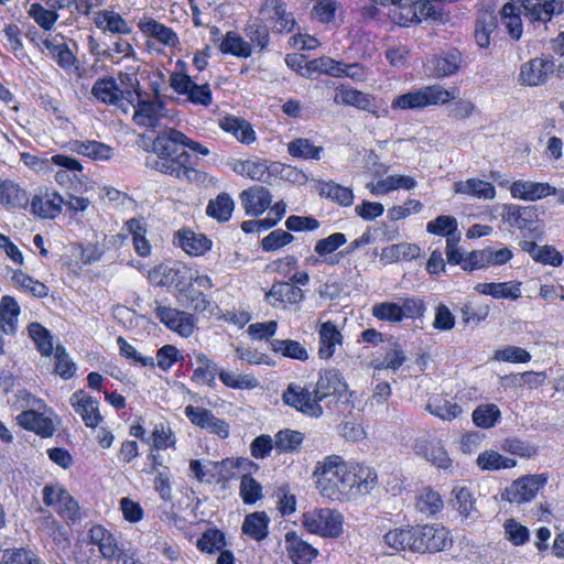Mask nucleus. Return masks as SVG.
<instances>
[{
	"mask_svg": "<svg viewBox=\"0 0 564 564\" xmlns=\"http://www.w3.org/2000/svg\"><path fill=\"white\" fill-rule=\"evenodd\" d=\"M20 305L14 297L4 295L0 302V327L3 333L14 335L18 329Z\"/></svg>",
	"mask_w": 564,
	"mask_h": 564,
	"instance_id": "obj_42",
	"label": "nucleus"
},
{
	"mask_svg": "<svg viewBox=\"0 0 564 564\" xmlns=\"http://www.w3.org/2000/svg\"><path fill=\"white\" fill-rule=\"evenodd\" d=\"M220 127L226 132L231 133L238 141L250 144L256 140V132L250 123L236 117H226L220 122Z\"/></svg>",
	"mask_w": 564,
	"mask_h": 564,
	"instance_id": "obj_46",
	"label": "nucleus"
},
{
	"mask_svg": "<svg viewBox=\"0 0 564 564\" xmlns=\"http://www.w3.org/2000/svg\"><path fill=\"white\" fill-rule=\"evenodd\" d=\"M555 193L556 188L549 183L518 180L510 185V195L525 202H535Z\"/></svg>",
	"mask_w": 564,
	"mask_h": 564,
	"instance_id": "obj_23",
	"label": "nucleus"
},
{
	"mask_svg": "<svg viewBox=\"0 0 564 564\" xmlns=\"http://www.w3.org/2000/svg\"><path fill=\"white\" fill-rule=\"evenodd\" d=\"M196 368L193 371L192 380L202 386L214 387L216 375L220 371L217 365L205 354L195 357Z\"/></svg>",
	"mask_w": 564,
	"mask_h": 564,
	"instance_id": "obj_43",
	"label": "nucleus"
},
{
	"mask_svg": "<svg viewBox=\"0 0 564 564\" xmlns=\"http://www.w3.org/2000/svg\"><path fill=\"white\" fill-rule=\"evenodd\" d=\"M477 465L482 470L510 469L517 465V460L506 457L496 451H485L477 457Z\"/></svg>",
	"mask_w": 564,
	"mask_h": 564,
	"instance_id": "obj_55",
	"label": "nucleus"
},
{
	"mask_svg": "<svg viewBox=\"0 0 564 564\" xmlns=\"http://www.w3.org/2000/svg\"><path fill=\"white\" fill-rule=\"evenodd\" d=\"M140 32L149 39L158 41L170 48L180 46V39L176 32L152 17H143L138 21Z\"/></svg>",
	"mask_w": 564,
	"mask_h": 564,
	"instance_id": "obj_19",
	"label": "nucleus"
},
{
	"mask_svg": "<svg viewBox=\"0 0 564 564\" xmlns=\"http://www.w3.org/2000/svg\"><path fill=\"white\" fill-rule=\"evenodd\" d=\"M153 313L166 328L182 337H189L194 333L196 321L188 312L180 311L156 300L153 303Z\"/></svg>",
	"mask_w": 564,
	"mask_h": 564,
	"instance_id": "obj_8",
	"label": "nucleus"
},
{
	"mask_svg": "<svg viewBox=\"0 0 564 564\" xmlns=\"http://www.w3.org/2000/svg\"><path fill=\"white\" fill-rule=\"evenodd\" d=\"M538 210L535 206L506 205L503 207V218L512 227L520 230H536Z\"/></svg>",
	"mask_w": 564,
	"mask_h": 564,
	"instance_id": "obj_27",
	"label": "nucleus"
},
{
	"mask_svg": "<svg viewBox=\"0 0 564 564\" xmlns=\"http://www.w3.org/2000/svg\"><path fill=\"white\" fill-rule=\"evenodd\" d=\"M240 200L247 215L258 217L269 208L272 197L265 187L252 186L240 193Z\"/></svg>",
	"mask_w": 564,
	"mask_h": 564,
	"instance_id": "obj_26",
	"label": "nucleus"
},
{
	"mask_svg": "<svg viewBox=\"0 0 564 564\" xmlns=\"http://www.w3.org/2000/svg\"><path fill=\"white\" fill-rule=\"evenodd\" d=\"M500 18L510 37L518 41L522 35L520 9L514 3L507 2L500 10Z\"/></svg>",
	"mask_w": 564,
	"mask_h": 564,
	"instance_id": "obj_56",
	"label": "nucleus"
},
{
	"mask_svg": "<svg viewBox=\"0 0 564 564\" xmlns=\"http://www.w3.org/2000/svg\"><path fill=\"white\" fill-rule=\"evenodd\" d=\"M405 359L406 356L401 346L398 343H392L389 348H387L383 358L373 359L371 366L375 370H397L404 364Z\"/></svg>",
	"mask_w": 564,
	"mask_h": 564,
	"instance_id": "obj_57",
	"label": "nucleus"
},
{
	"mask_svg": "<svg viewBox=\"0 0 564 564\" xmlns=\"http://www.w3.org/2000/svg\"><path fill=\"white\" fill-rule=\"evenodd\" d=\"M0 204L7 208H25L29 196L17 183L6 180L0 183Z\"/></svg>",
	"mask_w": 564,
	"mask_h": 564,
	"instance_id": "obj_41",
	"label": "nucleus"
},
{
	"mask_svg": "<svg viewBox=\"0 0 564 564\" xmlns=\"http://www.w3.org/2000/svg\"><path fill=\"white\" fill-rule=\"evenodd\" d=\"M21 161L31 170L39 173H47L52 171V166L56 165L68 170H83L78 160L65 154H55L51 158L39 156L28 152L20 154Z\"/></svg>",
	"mask_w": 564,
	"mask_h": 564,
	"instance_id": "obj_16",
	"label": "nucleus"
},
{
	"mask_svg": "<svg viewBox=\"0 0 564 564\" xmlns=\"http://www.w3.org/2000/svg\"><path fill=\"white\" fill-rule=\"evenodd\" d=\"M451 499L452 507L459 512L460 516L467 518L475 510V500L469 488L462 485L454 486Z\"/></svg>",
	"mask_w": 564,
	"mask_h": 564,
	"instance_id": "obj_61",
	"label": "nucleus"
},
{
	"mask_svg": "<svg viewBox=\"0 0 564 564\" xmlns=\"http://www.w3.org/2000/svg\"><path fill=\"white\" fill-rule=\"evenodd\" d=\"M89 541L99 550L101 557L108 561L118 560L121 549L115 535L102 525H94L89 530Z\"/></svg>",
	"mask_w": 564,
	"mask_h": 564,
	"instance_id": "obj_28",
	"label": "nucleus"
},
{
	"mask_svg": "<svg viewBox=\"0 0 564 564\" xmlns=\"http://www.w3.org/2000/svg\"><path fill=\"white\" fill-rule=\"evenodd\" d=\"M347 390L341 373L336 369H326L321 372L315 391L321 401L328 395H341Z\"/></svg>",
	"mask_w": 564,
	"mask_h": 564,
	"instance_id": "obj_30",
	"label": "nucleus"
},
{
	"mask_svg": "<svg viewBox=\"0 0 564 564\" xmlns=\"http://www.w3.org/2000/svg\"><path fill=\"white\" fill-rule=\"evenodd\" d=\"M346 242L347 238L343 232H334L326 238L317 240L314 246V251L321 259H310L311 263L314 265L318 263H326L329 265L338 264L341 257L338 256V253L335 257H332V254Z\"/></svg>",
	"mask_w": 564,
	"mask_h": 564,
	"instance_id": "obj_25",
	"label": "nucleus"
},
{
	"mask_svg": "<svg viewBox=\"0 0 564 564\" xmlns=\"http://www.w3.org/2000/svg\"><path fill=\"white\" fill-rule=\"evenodd\" d=\"M223 54H230L240 58H247L252 53V46L235 32H227L218 45Z\"/></svg>",
	"mask_w": 564,
	"mask_h": 564,
	"instance_id": "obj_49",
	"label": "nucleus"
},
{
	"mask_svg": "<svg viewBox=\"0 0 564 564\" xmlns=\"http://www.w3.org/2000/svg\"><path fill=\"white\" fill-rule=\"evenodd\" d=\"M235 203L227 193H220L210 199L206 207V214L219 223L228 221L232 215Z\"/></svg>",
	"mask_w": 564,
	"mask_h": 564,
	"instance_id": "obj_51",
	"label": "nucleus"
},
{
	"mask_svg": "<svg viewBox=\"0 0 564 564\" xmlns=\"http://www.w3.org/2000/svg\"><path fill=\"white\" fill-rule=\"evenodd\" d=\"M414 539L413 525H401L389 529L382 534L381 544L387 549L389 555L412 552V541Z\"/></svg>",
	"mask_w": 564,
	"mask_h": 564,
	"instance_id": "obj_24",
	"label": "nucleus"
},
{
	"mask_svg": "<svg viewBox=\"0 0 564 564\" xmlns=\"http://www.w3.org/2000/svg\"><path fill=\"white\" fill-rule=\"evenodd\" d=\"M69 401L74 411L82 417L87 427L94 429L102 421L99 402L86 392L82 390L74 392Z\"/></svg>",
	"mask_w": 564,
	"mask_h": 564,
	"instance_id": "obj_21",
	"label": "nucleus"
},
{
	"mask_svg": "<svg viewBox=\"0 0 564 564\" xmlns=\"http://www.w3.org/2000/svg\"><path fill=\"white\" fill-rule=\"evenodd\" d=\"M232 170L238 175L249 177L253 181L267 182L270 178L267 162L258 158L238 160L232 164Z\"/></svg>",
	"mask_w": 564,
	"mask_h": 564,
	"instance_id": "obj_39",
	"label": "nucleus"
},
{
	"mask_svg": "<svg viewBox=\"0 0 564 564\" xmlns=\"http://www.w3.org/2000/svg\"><path fill=\"white\" fill-rule=\"evenodd\" d=\"M93 21L95 25L102 32L113 34H130L131 29L126 20L112 10H100L95 13Z\"/></svg>",
	"mask_w": 564,
	"mask_h": 564,
	"instance_id": "obj_38",
	"label": "nucleus"
},
{
	"mask_svg": "<svg viewBox=\"0 0 564 564\" xmlns=\"http://www.w3.org/2000/svg\"><path fill=\"white\" fill-rule=\"evenodd\" d=\"M426 409L431 414L443 420L456 419L462 413V409L456 402L442 395L431 398Z\"/></svg>",
	"mask_w": 564,
	"mask_h": 564,
	"instance_id": "obj_53",
	"label": "nucleus"
},
{
	"mask_svg": "<svg viewBox=\"0 0 564 564\" xmlns=\"http://www.w3.org/2000/svg\"><path fill=\"white\" fill-rule=\"evenodd\" d=\"M305 299L304 292L290 282L276 281L264 294L265 302L274 308L299 305Z\"/></svg>",
	"mask_w": 564,
	"mask_h": 564,
	"instance_id": "obj_14",
	"label": "nucleus"
},
{
	"mask_svg": "<svg viewBox=\"0 0 564 564\" xmlns=\"http://www.w3.org/2000/svg\"><path fill=\"white\" fill-rule=\"evenodd\" d=\"M334 102L336 105L351 106L359 110L369 111L376 117L380 113L376 106V97L371 94L340 85L335 89Z\"/></svg>",
	"mask_w": 564,
	"mask_h": 564,
	"instance_id": "obj_17",
	"label": "nucleus"
},
{
	"mask_svg": "<svg viewBox=\"0 0 564 564\" xmlns=\"http://www.w3.org/2000/svg\"><path fill=\"white\" fill-rule=\"evenodd\" d=\"M72 149L76 153L88 156L94 161H106L113 154L111 147L99 141H75L72 144Z\"/></svg>",
	"mask_w": 564,
	"mask_h": 564,
	"instance_id": "obj_48",
	"label": "nucleus"
},
{
	"mask_svg": "<svg viewBox=\"0 0 564 564\" xmlns=\"http://www.w3.org/2000/svg\"><path fill=\"white\" fill-rule=\"evenodd\" d=\"M64 198L56 192L40 191L31 199V213L43 219H54L62 213Z\"/></svg>",
	"mask_w": 564,
	"mask_h": 564,
	"instance_id": "obj_20",
	"label": "nucleus"
},
{
	"mask_svg": "<svg viewBox=\"0 0 564 564\" xmlns=\"http://www.w3.org/2000/svg\"><path fill=\"white\" fill-rule=\"evenodd\" d=\"M127 102L133 109V121L142 128H158L162 118L166 117L165 105L159 98L143 99L137 90L127 91Z\"/></svg>",
	"mask_w": 564,
	"mask_h": 564,
	"instance_id": "obj_6",
	"label": "nucleus"
},
{
	"mask_svg": "<svg viewBox=\"0 0 564 564\" xmlns=\"http://www.w3.org/2000/svg\"><path fill=\"white\" fill-rule=\"evenodd\" d=\"M288 151L293 158L318 161L324 152V148L315 145L310 139L297 138L289 142Z\"/></svg>",
	"mask_w": 564,
	"mask_h": 564,
	"instance_id": "obj_52",
	"label": "nucleus"
},
{
	"mask_svg": "<svg viewBox=\"0 0 564 564\" xmlns=\"http://www.w3.org/2000/svg\"><path fill=\"white\" fill-rule=\"evenodd\" d=\"M497 28V19L491 13H484L475 24V40L479 47L487 48L490 45V34Z\"/></svg>",
	"mask_w": 564,
	"mask_h": 564,
	"instance_id": "obj_64",
	"label": "nucleus"
},
{
	"mask_svg": "<svg viewBox=\"0 0 564 564\" xmlns=\"http://www.w3.org/2000/svg\"><path fill=\"white\" fill-rule=\"evenodd\" d=\"M0 564H44L29 546L0 550Z\"/></svg>",
	"mask_w": 564,
	"mask_h": 564,
	"instance_id": "obj_47",
	"label": "nucleus"
},
{
	"mask_svg": "<svg viewBox=\"0 0 564 564\" xmlns=\"http://www.w3.org/2000/svg\"><path fill=\"white\" fill-rule=\"evenodd\" d=\"M413 553L440 552L451 545L449 532L442 525H413Z\"/></svg>",
	"mask_w": 564,
	"mask_h": 564,
	"instance_id": "obj_7",
	"label": "nucleus"
},
{
	"mask_svg": "<svg viewBox=\"0 0 564 564\" xmlns=\"http://www.w3.org/2000/svg\"><path fill=\"white\" fill-rule=\"evenodd\" d=\"M343 514L330 508L307 511L302 517L303 527L313 534L336 538L343 532Z\"/></svg>",
	"mask_w": 564,
	"mask_h": 564,
	"instance_id": "obj_5",
	"label": "nucleus"
},
{
	"mask_svg": "<svg viewBox=\"0 0 564 564\" xmlns=\"http://www.w3.org/2000/svg\"><path fill=\"white\" fill-rule=\"evenodd\" d=\"M417 182L413 176L393 174L386 178L379 180L377 183L367 184V188L372 195L381 196L395 189H413Z\"/></svg>",
	"mask_w": 564,
	"mask_h": 564,
	"instance_id": "obj_33",
	"label": "nucleus"
},
{
	"mask_svg": "<svg viewBox=\"0 0 564 564\" xmlns=\"http://www.w3.org/2000/svg\"><path fill=\"white\" fill-rule=\"evenodd\" d=\"M421 249L415 243L401 242L388 246L381 250L380 260L386 263L411 261L420 257Z\"/></svg>",
	"mask_w": 564,
	"mask_h": 564,
	"instance_id": "obj_40",
	"label": "nucleus"
},
{
	"mask_svg": "<svg viewBox=\"0 0 564 564\" xmlns=\"http://www.w3.org/2000/svg\"><path fill=\"white\" fill-rule=\"evenodd\" d=\"M117 345L119 348L120 356L127 359L130 364L140 367H155L154 358L152 356L142 355L139 350H137L134 346L129 344L122 336H119L117 338Z\"/></svg>",
	"mask_w": 564,
	"mask_h": 564,
	"instance_id": "obj_62",
	"label": "nucleus"
},
{
	"mask_svg": "<svg viewBox=\"0 0 564 564\" xmlns=\"http://www.w3.org/2000/svg\"><path fill=\"white\" fill-rule=\"evenodd\" d=\"M219 380L228 388L238 390H252L259 386L256 377L249 373H236L220 369Z\"/></svg>",
	"mask_w": 564,
	"mask_h": 564,
	"instance_id": "obj_60",
	"label": "nucleus"
},
{
	"mask_svg": "<svg viewBox=\"0 0 564 564\" xmlns=\"http://www.w3.org/2000/svg\"><path fill=\"white\" fill-rule=\"evenodd\" d=\"M375 3L388 6L391 3L393 7L389 10V17L395 24L409 25L410 23H417V15L413 6V0H372Z\"/></svg>",
	"mask_w": 564,
	"mask_h": 564,
	"instance_id": "obj_37",
	"label": "nucleus"
},
{
	"mask_svg": "<svg viewBox=\"0 0 564 564\" xmlns=\"http://www.w3.org/2000/svg\"><path fill=\"white\" fill-rule=\"evenodd\" d=\"M454 98V94L441 85H429L394 97L391 108L393 110L422 109L429 106L444 105Z\"/></svg>",
	"mask_w": 564,
	"mask_h": 564,
	"instance_id": "obj_3",
	"label": "nucleus"
},
{
	"mask_svg": "<svg viewBox=\"0 0 564 564\" xmlns=\"http://www.w3.org/2000/svg\"><path fill=\"white\" fill-rule=\"evenodd\" d=\"M555 70V63L551 58L534 57L520 66L518 82L521 85L536 87L544 85Z\"/></svg>",
	"mask_w": 564,
	"mask_h": 564,
	"instance_id": "obj_12",
	"label": "nucleus"
},
{
	"mask_svg": "<svg viewBox=\"0 0 564 564\" xmlns=\"http://www.w3.org/2000/svg\"><path fill=\"white\" fill-rule=\"evenodd\" d=\"M259 14L265 21H270L276 32H292L296 25L295 19L291 12H288L286 4L281 0H265Z\"/></svg>",
	"mask_w": 564,
	"mask_h": 564,
	"instance_id": "obj_15",
	"label": "nucleus"
},
{
	"mask_svg": "<svg viewBox=\"0 0 564 564\" xmlns=\"http://www.w3.org/2000/svg\"><path fill=\"white\" fill-rule=\"evenodd\" d=\"M123 229L132 236L133 248L140 257H148L151 253V245L145 237V223L138 218H132L124 224Z\"/></svg>",
	"mask_w": 564,
	"mask_h": 564,
	"instance_id": "obj_45",
	"label": "nucleus"
},
{
	"mask_svg": "<svg viewBox=\"0 0 564 564\" xmlns=\"http://www.w3.org/2000/svg\"><path fill=\"white\" fill-rule=\"evenodd\" d=\"M270 518L265 512L257 511L246 516L242 523V532L256 541H262L268 536Z\"/></svg>",
	"mask_w": 564,
	"mask_h": 564,
	"instance_id": "obj_44",
	"label": "nucleus"
},
{
	"mask_svg": "<svg viewBox=\"0 0 564 564\" xmlns=\"http://www.w3.org/2000/svg\"><path fill=\"white\" fill-rule=\"evenodd\" d=\"M544 474L525 475L512 481L502 492V499L510 503H527L532 501L538 492L546 485Z\"/></svg>",
	"mask_w": 564,
	"mask_h": 564,
	"instance_id": "obj_9",
	"label": "nucleus"
},
{
	"mask_svg": "<svg viewBox=\"0 0 564 564\" xmlns=\"http://www.w3.org/2000/svg\"><path fill=\"white\" fill-rule=\"evenodd\" d=\"M313 475L318 492L338 502L357 501L378 485V475L372 467L346 462L339 455H329L317 462Z\"/></svg>",
	"mask_w": 564,
	"mask_h": 564,
	"instance_id": "obj_1",
	"label": "nucleus"
},
{
	"mask_svg": "<svg viewBox=\"0 0 564 564\" xmlns=\"http://www.w3.org/2000/svg\"><path fill=\"white\" fill-rule=\"evenodd\" d=\"M304 441V434L296 430L285 429L274 435V446L279 453L296 452Z\"/></svg>",
	"mask_w": 564,
	"mask_h": 564,
	"instance_id": "obj_58",
	"label": "nucleus"
},
{
	"mask_svg": "<svg viewBox=\"0 0 564 564\" xmlns=\"http://www.w3.org/2000/svg\"><path fill=\"white\" fill-rule=\"evenodd\" d=\"M91 94L95 98L101 102L109 104L121 108L122 111L128 112L127 91L123 93L117 85V82L112 77H105L98 79L91 88Z\"/></svg>",
	"mask_w": 564,
	"mask_h": 564,
	"instance_id": "obj_22",
	"label": "nucleus"
},
{
	"mask_svg": "<svg viewBox=\"0 0 564 564\" xmlns=\"http://www.w3.org/2000/svg\"><path fill=\"white\" fill-rule=\"evenodd\" d=\"M282 400L285 404L296 409L303 414L319 417L323 414L321 399H317L315 389L302 387L297 383H290L282 393Z\"/></svg>",
	"mask_w": 564,
	"mask_h": 564,
	"instance_id": "obj_10",
	"label": "nucleus"
},
{
	"mask_svg": "<svg viewBox=\"0 0 564 564\" xmlns=\"http://www.w3.org/2000/svg\"><path fill=\"white\" fill-rule=\"evenodd\" d=\"M34 46L54 61L66 73L76 72L78 74V59L75 52L70 48V40H67L62 33L47 34L40 40L31 39ZM75 45V43L73 42Z\"/></svg>",
	"mask_w": 564,
	"mask_h": 564,
	"instance_id": "obj_4",
	"label": "nucleus"
},
{
	"mask_svg": "<svg viewBox=\"0 0 564 564\" xmlns=\"http://www.w3.org/2000/svg\"><path fill=\"white\" fill-rule=\"evenodd\" d=\"M453 188L456 194L468 195L478 199H494L496 196V188L491 183L476 177L455 182Z\"/></svg>",
	"mask_w": 564,
	"mask_h": 564,
	"instance_id": "obj_36",
	"label": "nucleus"
},
{
	"mask_svg": "<svg viewBox=\"0 0 564 564\" xmlns=\"http://www.w3.org/2000/svg\"><path fill=\"white\" fill-rule=\"evenodd\" d=\"M285 549L294 564H311L318 553L314 546L302 540L294 531L285 534Z\"/></svg>",
	"mask_w": 564,
	"mask_h": 564,
	"instance_id": "obj_29",
	"label": "nucleus"
},
{
	"mask_svg": "<svg viewBox=\"0 0 564 564\" xmlns=\"http://www.w3.org/2000/svg\"><path fill=\"white\" fill-rule=\"evenodd\" d=\"M443 507V499L436 490L430 487H425L419 491L416 496L415 508L421 513L427 517L434 516L440 512Z\"/></svg>",
	"mask_w": 564,
	"mask_h": 564,
	"instance_id": "obj_50",
	"label": "nucleus"
},
{
	"mask_svg": "<svg viewBox=\"0 0 564 564\" xmlns=\"http://www.w3.org/2000/svg\"><path fill=\"white\" fill-rule=\"evenodd\" d=\"M318 189L321 196L332 199L341 206H350L354 202L352 189L335 182H321Z\"/></svg>",
	"mask_w": 564,
	"mask_h": 564,
	"instance_id": "obj_54",
	"label": "nucleus"
},
{
	"mask_svg": "<svg viewBox=\"0 0 564 564\" xmlns=\"http://www.w3.org/2000/svg\"><path fill=\"white\" fill-rule=\"evenodd\" d=\"M184 413L193 425L223 440L229 436V424L217 417L210 410L189 404L185 408Z\"/></svg>",
	"mask_w": 564,
	"mask_h": 564,
	"instance_id": "obj_13",
	"label": "nucleus"
},
{
	"mask_svg": "<svg viewBox=\"0 0 564 564\" xmlns=\"http://www.w3.org/2000/svg\"><path fill=\"white\" fill-rule=\"evenodd\" d=\"M413 451L417 456L424 457L437 468L448 469L452 466V459L448 457L442 443L436 438L430 436L416 438Z\"/></svg>",
	"mask_w": 564,
	"mask_h": 564,
	"instance_id": "obj_18",
	"label": "nucleus"
},
{
	"mask_svg": "<svg viewBox=\"0 0 564 564\" xmlns=\"http://www.w3.org/2000/svg\"><path fill=\"white\" fill-rule=\"evenodd\" d=\"M271 349L281 354L283 357L293 358L297 360L308 359V352L306 348L299 341L292 339H273L270 343Z\"/></svg>",
	"mask_w": 564,
	"mask_h": 564,
	"instance_id": "obj_59",
	"label": "nucleus"
},
{
	"mask_svg": "<svg viewBox=\"0 0 564 564\" xmlns=\"http://www.w3.org/2000/svg\"><path fill=\"white\" fill-rule=\"evenodd\" d=\"M185 134L175 129H167L156 135L152 143L155 158L148 160L147 165L164 174L188 182H204L203 172L188 166L189 154L182 149Z\"/></svg>",
	"mask_w": 564,
	"mask_h": 564,
	"instance_id": "obj_2",
	"label": "nucleus"
},
{
	"mask_svg": "<svg viewBox=\"0 0 564 564\" xmlns=\"http://www.w3.org/2000/svg\"><path fill=\"white\" fill-rule=\"evenodd\" d=\"M17 421L23 429L33 431L42 437H50L55 432V425L52 419L34 410L21 412L17 416Z\"/></svg>",
	"mask_w": 564,
	"mask_h": 564,
	"instance_id": "obj_31",
	"label": "nucleus"
},
{
	"mask_svg": "<svg viewBox=\"0 0 564 564\" xmlns=\"http://www.w3.org/2000/svg\"><path fill=\"white\" fill-rule=\"evenodd\" d=\"M462 65V54L451 51L434 59V72L437 77H446L458 72Z\"/></svg>",
	"mask_w": 564,
	"mask_h": 564,
	"instance_id": "obj_63",
	"label": "nucleus"
},
{
	"mask_svg": "<svg viewBox=\"0 0 564 564\" xmlns=\"http://www.w3.org/2000/svg\"><path fill=\"white\" fill-rule=\"evenodd\" d=\"M180 247L189 256H202L210 250L213 242L204 234L181 229L176 234Z\"/></svg>",
	"mask_w": 564,
	"mask_h": 564,
	"instance_id": "obj_32",
	"label": "nucleus"
},
{
	"mask_svg": "<svg viewBox=\"0 0 564 564\" xmlns=\"http://www.w3.org/2000/svg\"><path fill=\"white\" fill-rule=\"evenodd\" d=\"M318 338V356L322 359H330L335 354L336 347L343 343V335L337 329L335 323L330 321H327L319 326Z\"/></svg>",
	"mask_w": 564,
	"mask_h": 564,
	"instance_id": "obj_34",
	"label": "nucleus"
},
{
	"mask_svg": "<svg viewBox=\"0 0 564 564\" xmlns=\"http://www.w3.org/2000/svg\"><path fill=\"white\" fill-rule=\"evenodd\" d=\"M521 283L517 281L478 283L474 290L479 294L490 295L494 299L518 300L521 297Z\"/></svg>",
	"mask_w": 564,
	"mask_h": 564,
	"instance_id": "obj_35",
	"label": "nucleus"
},
{
	"mask_svg": "<svg viewBox=\"0 0 564 564\" xmlns=\"http://www.w3.org/2000/svg\"><path fill=\"white\" fill-rule=\"evenodd\" d=\"M43 501L67 520L75 521L79 518L78 503L69 492L58 484L46 485L43 488Z\"/></svg>",
	"mask_w": 564,
	"mask_h": 564,
	"instance_id": "obj_11",
	"label": "nucleus"
}]
</instances>
